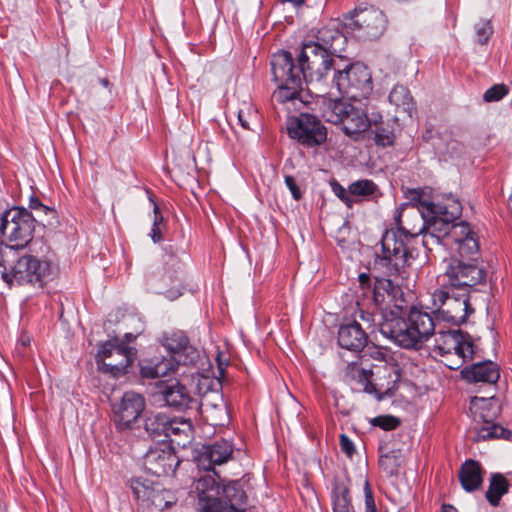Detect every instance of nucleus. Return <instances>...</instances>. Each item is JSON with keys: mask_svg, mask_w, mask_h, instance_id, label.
Wrapping results in <instances>:
<instances>
[{"mask_svg": "<svg viewBox=\"0 0 512 512\" xmlns=\"http://www.w3.org/2000/svg\"><path fill=\"white\" fill-rule=\"evenodd\" d=\"M421 227L415 231L407 230L404 227L386 230L381 238L380 264L386 267L389 276L402 275L405 267L410 265L414 259L413 249L410 248L411 241L415 240L420 232L428 229V239L433 243L449 241L450 227L453 222L445 216L429 214L423 209L420 213Z\"/></svg>", "mask_w": 512, "mask_h": 512, "instance_id": "f257e3e1", "label": "nucleus"}, {"mask_svg": "<svg viewBox=\"0 0 512 512\" xmlns=\"http://www.w3.org/2000/svg\"><path fill=\"white\" fill-rule=\"evenodd\" d=\"M199 470L205 474L196 483L198 505L202 512H224L222 497L224 495V447L215 443L203 445L194 455Z\"/></svg>", "mask_w": 512, "mask_h": 512, "instance_id": "f03ea898", "label": "nucleus"}, {"mask_svg": "<svg viewBox=\"0 0 512 512\" xmlns=\"http://www.w3.org/2000/svg\"><path fill=\"white\" fill-rule=\"evenodd\" d=\"M11 250L0 248V276L8 285L32 284L43 286L51 275L52 267L49 261H41L33 256H23L17 262L7 267L6 262Z\"/></svg>", "mask_w": 512, "mask_h": 512, "instance_id": "7ed1b4c3", "label": "nucleus"}, {"mask_svg": "<svg viewBox=\"0 0 512 512\" xmlns=\"http://www.w3.org/2000/svg\"><path fill=\"white\" fill-rule=\"evenodd\" d=\"M469 294L457 289H450L444 284L435 289L431 294V300L436 319L456 326L465 323L468 317L474 313V308L469 302Z\"/></svg>", "mask_w": 512, "mask_h": 512, "instance_id": "20e7f679", "label": "nucleus"}, {"mask_svg": "<svg viewBox=\"0 0 512 512\" xmlns=\"http://www.w3.org/2000/svg\"><path fill=\"white\" fill-rule=\"evenodd\" d=\"M332 82L340 94L350 99L366 98L373 90V81L369 68L355 62L335 67Z\"/></svg>", "mask_w": 512, "mask_h": 512, "instance_id": "39448f33", "label": "nucleus"}, {"mask_svg": "<svg viewBox=\"0 0 512 512\" xmlns=\"http://www.w3.org/2000/svg\"><path fill=\"white\" fill-rule=\"evenodd\" d=\"M443 278L448 288L470 293L480 291L478 287L486 285L487 271L472 259L466 261L452 256L447 260Z\"/></svg>", "mask_w": 512, "mask_h": 512, "instance_id": "423d86ee", "label": "nucleus"}, {"mask_svg": "<svg viewBox=\"0 0 512 512\" xmlns=\"http://www.w3.org/2000/svg\"><path fill=\"white\" fill-rule=\"evenodd\" d=\"M471 403L477 409L474 417L476 423L478 425L482 424L481 426L475 427L477 432L476 437L474 438L475 442L490 439L510 440L512 438L511 430L495 423L500 414L501 408L499 401L494 397V395L487 398L474 397Z\"/></svg>", "mask_w": 512, "mask_h": 512, "instance_id": "0eeeda50", "label": "nucleus"}, {"mask_svg": "<svg viewBox=\"0 0 512 512\" xmlns=\"http://www.w3.org/2000/svg\"><path fill=\"white\" fill-rule=\"evenodd\" d=\"M35 216L24 208L6 211L0 224V234L10 243V249H22L33 238Z\"/></svg>", "mask_w": 512, "mask_h": 512, "instance_id": "6e6552de", "label": "nucleus"}, {"mask_svg": "<svg viewBox=\"0 0 512 512\" xmlns=\"http://www.w3.org/2000/svg\"><path fill=\"white\" fill-rule=\"evenodd\" d=\"M325 48L307 41L303 43L298 55L299 71L306 82H320L330 72L335 71L338 63Z\"/></svg>", "mask_w": 512, "mask_h": 512, "instance_id": "1a4fd4ad", "label": "nucleus"}, {"mask_svg": "<svg viewBox=\"0 0 512 512\" xmlns=\"http://www.w3.org/2000/svg\"><path fill=\"white\" fill-rule=\"evenodd\" d=\"M135 353L132 348L118 340L104 343L99 349L96 362L100 370L119 377L126 373L128 366L133 362Z\"/></svg>", "mask_w": 512, "mask_h": 512, "instance_id": "9d476101", "label": "nucleus"}, {"mask_svg": "<svg viewBox=\"0 0 512 512\" xmlns=\"http://www.w3.org/2000/svg\"><path fill=\"white\" fill-rule=\"evenodd\" d=\"M288 134L305 147H316L325 143L327 130L323 123L314 115L301 113L289 120Z\"/></svg>", "mask_w": 512, "mask_h": 512, "instance_id": "9b49d317", "label": "nucleus"}, {"mask_svg": "<svg viewBox=\"0 0 512 512\" xmlns=\"http://www.w3.org/2000/svg\"><path fill=\"white\" fill-rule=\"evenodd\" d=\"M381 322L379 323L380 333L392 340L399 347L404 349L419 350L422 348L415 330L409 325V318L389 314H379Z\"/></svg>", "mask_w": 512, "mask_h": 512, "instance_id": "f8f14e48", "label": "nucleus"}, {"mask_svg": "<svg viewBox=\"0 0 512 512\" xmlns=\"http://www.w3.org/2000/svg\"><path fill=\"white\" fill-rule=\"evenodd\" d=\"M433 351L441 357L452 355L474 357L476 346L473 343L472 337L459 329L439 330L436 334Z\"/></svg>", "mask_w": 512, "mask_h": 512, "instance_id": "ddd939ff", "label": "nucleus"}, {"mask_svg": "<svg viewBox=\"0 0 512 512\" xmlns=\"http://www.w3.org/2000/svg\"><path fill=\"white\" fill-rule=\"evenodd\" d=\"M179 463L175 451L164 439H161V443L150 447L143 456L145 470L157 477L173 474Z\"/></svg>", "mask_w": 512, "mask_h": 512, "instance_id": "4468645a", "label": "nucleus"}, {"mask_svg": "<svg viewBox=\"0 0 512 512\" xmlns=\"http://www.w3.org/2000/svg\"><path fill=\"white\" fill-rule=\"evenodd\" d=\"M345 20L348 28L362 31V36L368 39L378 38L386 27L385 15L373 7L350 11Z\"/></svg>", "mask_w": 512, "mask_h": 512, "instance_id": "2eb2a0df", "label": "nucleus"}, {"mask_svg": "<svg viewBox=\"0 0 512 512\" xmlns=\"http://www.w3.org/2000/svg\"><path fill=\"white\" fill-rule=\"evenodd\" d=\"M145 405L142 395L133 391L125 392L120 401L112 405L117 428L119 430L131 428L144 411Z\"/></svg>", "mask_w": 512, "mask_h": 512, "instance_id": "dca6fc26", "label": "nucleus"}, {"mask_svg": "<svg viewBox=\"0 0 512 512\" xmlns=\"http://www.w3.org/2000/svg\"><path fill=\"white\" fill-rule=\"evenodd\" d=\"M337 343L343 349L358 353L367 346L368 335L356 320H346L338 328Z\"/></svg>", "mask_w": 512, "mask_h": 512, "instance_id": "f3484780", "label": "nucleus"}, {"mask_svg": "<svg viewBox=\"0 0 512 512\" xmlns=\"http://www.w3.org/2000/svg\"><path fill=\"white\" fill-rule=\"evenodd\" d=\"M163 346L172 354L174 364H193L198 358V352L189 345L187 337L182 332H174L163 339Z\"/></svg>", "mask_w": 512, "mask_h": 512, "instance_id": "a211bd4d", "label": "nucleus"}, {"mask_svg": "<svg viewBox=\"0 0 512 512\" xmlns=\"http://www.w3.org/2000/svg\"><path fill=\"white\" fill-rule=\"evenodd\" d=\"M461 377L469 383L496 384L500 378L499 366L491 361H481L464 367Z\"/></svg>", "mask_w": 512, "mask_h": 512, "instance_id": "6ab92c4d", "label": "nucleus"}, {"mask_svg": "<svg viewBox=\"0 0 512 512\" xmlns=\"http://www.w3.org/2000/svg\"><path fill=\"white\" fill-rule=\"evenodd\" d=\"M409 325L413 327L421 346L435 334L437 324L436 316L422 309L412 307L408 313Z\"/></svg>", "mask_w": 512, "mask_h": 512, "instance_id": "aec40b11", "label": "nucleus"}, {"mask_svg": "<svg viewBox=\"0 0 512 512\" xmlns=\"http://www.w3.org/2000/svg\"><path fill=\"white\" fill-rule=\"evenodd\" d=\"M271 70L276 83L290 81V78H302L299 65L295 66L290 52L280 51L273 55Z\"/></svg>", "mask_w": 512, "mask_h": 512, "instance_id": "412c9836", "label": "nucleus"}, {"mask_svg": "<svg viewBox=\"0 0 512 512\" xmlns=\"http://www.w3.org/2000/svg\"><path fill=\"white\" fill-rule=\"evenodd\" d=\"M347 112L340 123L342 130L345 135L353 140H358L362 133L370 128L371 122L365 111L354 107L352 104H350Z\"/></svg>", "mask_w": 512, "mask_h": 512, "instance_id": "4be33fe9", "label": "nucleus"}, {"mask_svg": "<svg viewBox=\"0 0 512 512\" xmlns=\"http://www.w3.org/2000/svg\"><path fill=\"white\" fill-rule=\"evenodd\" d=\"M346 41L347 39L344 34L336 27L325 26L320 28L314 36V39L309 42L325 48V50L332 55H336L343 50Z\"/></svg>", "mask_w": 512, "mask_h": 512, "instance_id": "5701e85b", "label": "nucleus"}, {"mask_svg": "<svg viewBox=\"0 0 512 512\" xmlns=\"http://www.w3.org/2000/svg\"><path fill=\"white\" fill-rule=\"evenodd\" d=\"M458 477L462 488L466 492H474L480 489L483 484L480 463L472 459L466 460L460 467Z\"/></svg>", "mask_w": 512, "mask_h": 512, "instance_id": "b1692460", "label": "nucleus"}, {"mask_svg": "<svg viewBox=\"0 0 512 512\" xmlns=\"http://www.w3.org/2000/svg\"><path fill=\"white\" fill-rule=\"evenodd\" d=\"M248 496L241 480L226 482V512H246Z\"/></svg>", "mask_w": 512, "mask_h": 512, "instance_id": "393cba45", "label": "nucleus"}, {"mask_svg": "<svg viewBox=\"0 0 512 512\" xmlns=\"http://www.w3.org/2000/svg\"><path fill=\"white\" fill-rule=\"evenodd\" d=\"M162 399L167 406L177 410L185 409L189 406L192 398L186 387L178 381L164 386L161 391Z\"/></svg>", "mask_w": 512, "mask_h": 512, "instance_id": "a878e982", "label": "nucleus"}, {"mask_svg": "<svg viewBox=\"0 0 512 512\" xmlns=\"http://www.w3.org/2000/svg\"><path fill=\"white\" fill-rule=\"evenodd\" d=\"M302 88V78H290V81L279 82L277 89L272 94V102L286 105L295 104L296 101H301L300 91Z\"/></svg>", "mask_w": 512, "mask_h": 512, "instance_id": "bb28decb", "label": "nucleus"}, {"mask_svg": "<svg viewBox=\"0 0 512 512\" xmlns=\"http://www.w3.org/2000/svg\"><path fill=\"white\" fill-rule=\"evenodd\" d=\"M422 209L429 214L445 216L452 222L456 221L462 214V205L458 199L449 196L445 203H435L433 201H422Z\"/></svg>", "mask_w": 512, "mask_h": 512, "instance_id": "cd10ccee", "label": "nucleus"}, {"mask_svg": "<svg viewBox=\"0 0 512 512\" xmlns=\"http://www.w3.org/2000/svg\"><path fill=\"white\" fill-rule=\"evenodd\" d=\"M175 364L172 359L165 357L144 359L140 363V372L143 378L155 379L164 377L174 371Z\"/></svg>", "mask_w": 512, "mask_h": 512, "instance_id": "c85d7f7f", "label": "nucleus"}, {"mask_svg": "<svg viewBox=\"0 0 512 512\" xmlns=\"http://www.w3.org/2000/svg\"><path fill=\"white\" fill-rule=\"evenodd\" d=\"M192 435V424L188 419L168 417L167 433L165 441L169 439L177 445L185 446Z\"/></svg>", "mask_w": 512, "mask_h": 512, "instance_id": "c756f323", "label": "nucleus"}, {"mask_svg": "<svg viewBox=\"0 0 512 512\" xmlns=\"http://www.w3.org/2000/svg\"><path fill=\"white\" fill-rule=\"evenodd\" d=\"M509 482L501 473L491 474L488 490L485 493L486 500L493 507L500 504L503 495L509 491Z\"/></svg>", "mask_w": 512, "mask_h": 512, "instance_id": "7c9ffc66", "label": "nucleus"}, {"mask_svg": "<svg viewBox=\"0 0 512 512\" xmlns=\"http://www.w3.org/2000/svg\"><path fill=\"white\" fill-rule=\"evenodd\" d=\"M238 461L241 466L248 464L246 443L240 434L226 438V464Z\"/></svg>", "mask_w": 512, "mask_h": 512, "instance_id": "2f4dec72", "label": "nucleus"}, {"mask_svg": "<svg viewBox=\"0 0 512 512\" xmlns=\"http://www.w3.org/2000/svg\"><path fill=\"white\" fill-rule=\"evenodd\" d=\"M388 98L389 102L395 105L397 109H401L403 112L408 113L409 116H412V113L415 111V102L406 86L401 84L395 85Z\"/></svg>", "mask_w": 512, "mask_h": 512, "instance_id": "473e14b6", "label": "nucleus"}, {"mask_svg": "<svg viewBox=\"0 0 512 512\" xmlns=\"http://www.w3.org/2000/svg\"><path fill=\"white\" fill-rule=\"evenodd\" d=\"M350 103L342 100L324 99L322 104V116L327 122L340 124Z\"/></svg>", "mask_w": 512, "mask_h": 512, "instance_id": "72a5a7b5", "label": "nucleus"}, {"mask_svg": "<svg viewBox=\"0 0 512 512\" xmlns=\"http://www.w3.org/2000/svg\"><path fill=\"white\" fill-rule=\"evenodd\" d=\"M168 417L161 413H150L144 421V429L152 439L165 440Z\"/></svg>", "mask_w": 512, "mask_h": 512, "instance_id": "f704fd0d", "label": "nucleus"}, {"mask_svg": "<svg viewBox=\"0 0 512 512\" xmlns=\"http://www.w3.org/2000/svg\"><path fill=\"white\" fill-rule=\"evenodd\" d=\"M333 512H355L349 488L344 483H336L332 490Z\"/></svg>", "mask_w": 512, "mask_h": 512, "instance_id": "c9c22d12", "label": "nucleus"}, {"mask_svg": "<svg viewBox=\"0 0 512 512\" xmlns=\"http://www.w3.org/2000/svg\"><path fill=\"white\" fill-rule=\"evenodd\" d=\"M222 353L217 354L216 360L218 363L219 377L211 378L209 376H201L198 379L197 390L200 397L211 393L212 391L222 390V378L224 377V367L221 360Z\"/></svg>", "mask_w": 512, "mask_h": 512, "instance_id": "e433bc0d", "label": "nucleus"}, {"mask_svg": "<svg viewBox=\"0 0 512 512\" xmlns=\"http://www.w3.org/2000/svg\"><path fill=\"white\" fill-rule=\"evenodd\" d=\"M396 289L397 287L390 279L377 278L372 290V300L375 307L377 309L381 308L387 297L394 296Z\"/></svg>", "mask_w": 512, "mask_h": 512, "instance_id": "4c0bfd02", "label": "nucleus"}, {"mask_svg": "<svg viewBox=\"0 0 512 512\" xmlns=\"http://www.w3.org/2000/svg\"><path fill=\"white\" fill-rule=\"evenodd\" d=\"M173 503H175L174 495L169 490H166L156 484L145 507L148 509L162 511Z\"/></svg>", "mask_w": 512, "mask_h": 512, "instance_id": "58836bf2", "label": "nucleus"}, {"mask_svg": "<svg viewBox=\"0 0 512 512\" xmlns=\"http://www.w3.org/2000/svg\"><path fill=\"white\" fill-rule=\"evenodd\" d=\"M479 249V242L476 235L471 238H466L464 241L457 244V257L459 259H465L466 261H471L472 259L478 262L476 256L479 254Z\"/></svg>", "mask_w": 512, "mask_h": 512, "instance_id": "ea45409f", "label": "nucleus"}, {"mask_svg": "<svg viewBox=\"0 0 512 512\" xmlns=\"http://www.w3.org/2000/svg\"><path fill=\"white\" fill-rule=\"evenodd\" d=\"M130 486L136 500L145 507L156 484L148 480L134 479Z\"/></svg>", "mask_w": 512, "mask_h": 512, "instance_id": "a19ab883", "label": "nucleus"}, {"mask_svg": "<svg viewBox=\"0 0 512 512\" xmlns=\"http://www.w3.org/2000/svg\"><path fill=\"white\" fill-rule=\"evenodd\" d=\"M374 141L377 146L389 147L394 144L395 134L393 127L388 123H380L376 125L374 130Z\"/></svg>", "mask_w": 512, "mask_h": 512, "instance_id": "79ce46f5", "label": "nucleus"}, {"mask_svg": "<svg viewBox=\"0 0 512 512\" xmlns=\"http://www.w3.org/2000/svg\"><path fill=\"white\" fill-rule=\"evenodd\" d=\"M378 190L377 185L369 179H362L351 183L348 191L351 195L368 197L374 195Z\"/></svg>", "mask_w": 512, "mask_h": 512, "instance_id": "37998d69", "label": "nucleus"}, {"mask_svg": "<svg viewBox=\"0 0 512 512\" xmlns=\"http://www.w3.org/2000/svg\"><path fill=\"white\" fill-rule=\"evenodd\" d=\"M450 228L451 233L449 235V241L451 240L455 244H458L464 241L466 238H471L476 235V233L470 228V225L465 221H454Z\"/></svg>", "mask_w": 512, "mask_h": 512, "instance_id": "c03bdc74", "label": "nucleus"}, {"mask_svg": "<svg viewBox=\"0 0 512 512\" xmlns=\"http://www.w3.org/2000/svg\"><path fill=\"white\" fill-rule=\"evenodd\" d=\"M372 376L373 372L371 370L364 369L355 362L349 363L345 368V378L347 380H355L360 384Z\"/></svg>", "mask_w": 512, "mask_h": 512, "instance_id": "a18cd8bd", "label": "nucleus"}, {"mask_svg": "<svg viewBox=\"0 0 512 512\" xmlns=\"http://www.w3.org/2000/svg\"><path fill=\"white\" fill-rule=\"evenodd\" d=\"M364 491V512H386L381 505L375 501L374 494L369 481L366 479L363 486Z\"/></svg>", "mask_w": 512, "mask_h": 512, "instance_id": "49530a36", "label": "nucleus"}, {"mask_svg": "<svg viewBox=\"0 0 512 512\" xmlns=\"http://www.w3.org/2000/svg\"><path fill=\"white\" fill-rule=\"evenodd\" d=\"M371 424L385 431H391L400 426L399 418L392 415H380L371 420Z\"/></svg>", "mask_w": 512, "mask_h": 512, "instance_id": "de8ad7c7", "label": "nucleus"}, {"mask_svg": "<svg viewBox=\"0 0 512 512\" xmlns=\"http://www.w3.org/2000/svg\"><path fill=\"white\" fill-rule=\"evenodd\" d=\"M509 92L508 87L505 84H495L487 89L483 95L485 102H496L505 97Z\"/></svg>", "mask_w": 512, "mask_h": 512, "instance_id": "09e8293b", "label": "nucleus"}, {"mask_svg": "<svg viewBox=\"0 0 512 512\" xmlns=\"http://www.w3.org/2000/svg\"><path fill=\"white\" fill-rule=\"evenodd\" d=\"M56 214L54 209L46 206V209H38L33 216H35L36 222L43 226H51L56 222Z\"/></svg>", "mask_w": 512, "mask_h": 512, "instance_id": "8fccbe9b", "label": "nucleus"}, {"mask_svg": "<svg viewBox=\"0 0 512 512\" xmlns=\"http://www.w3.org/2000/svg\"><path fill=\"white\" fill-rule=\"evenodd\" d=\"M493 33V28L490 22H481L476 26V37L477 42L481 45H484L488 42L490 36Z\"/></svg>", "mask_w": 512, "mask_h": 512, "instance_id": "3c124183", "label": "nucleus"}, {"mask_svg": "<svg viewBox=\"0 0 512 512\" xmlns=\"http://www.w3.org/2000/svg\"><path fill=\"white\" fill-rule=\"evenodd\" d=\"M222 400H223L222 390H216V389L214 391H212L211 393H208L207 395H204L201 397L202 405L211 406L213 408L219 407Z\"/></svg>", "mask_w": 512, "mask_h": 512, "instance_id": "603ef678", "label": "nucleus"}, {"mask_svg": "<svg viewBox=\"0 0 512 512\" xmlns=\"http://www.w3.org/2000/svg\"><path fill=\"white\" fill-rule=\"evenodd\" d=\"M154 214H155V217H154L153 227L151 229L150 236H151L152 240L155 243H157L162 240V234H161V229H160L159 225L163 222V217L160 214L159 208L156 205L154 206Z\"/></svg>", "mask_w": 512, "mask_h": 512, "instance_id": "864d4df0", "label": "nucleus"}, {"mask_svg": "<svg viewBox=\"0 0 512 512\" xmlns=\"http://www.w3.org/2000/svg\"><path fill=\"white\" fill-rule=\"evenodd\" d=\"M445 360H442L445 366L451 370L459 369L465 362L473 360L474 357H462L459 355L444 356Z\"/></svg>", "mask_w": 512, "mask_h": 512, "instance_id": "5fc2aeb1", "label": "nucleus"}, {"mask_svg": "<svg viewBox=\"0 0 512 512\" xmlns=\"http://www.w3.org/2000/svg\"><path fill=\"white\" fill-rule=\"evenodd\" d=\"M331 188H332V191L334 192V194L341 200L343 201L348 207H351L352 206V199L351 197L349 196V191L346 190L340 183H338L337 181H333L331 183Z\"/></svg>", "mask_w": 512, "mask_h": 512, "instance_id": "6e6d98bb", "label": "nucleus"}, {"mask_svg": "<svg viewBox=\"0 0 512 512\" xmlns=\"http://www.w3.org/2000/svg\"><path fill=\"white\" fill-rule=\"evenodd\" d=\"M284 180L287 188L292 194V197L297 201L300 200L302 198V192L297 184L296 179L291 175H285Z\"/></svg>", "mask_w": 512, "mask_h": 512, "instance_id": "4d7b16f0", "label": "nucleus"}, {"mask_svg": "<svg viewBox=\"0 0 512 512\" xmlns=\"http://www.w3.org/2000/svg\"><path fill=\"white\" fill-rule=\"evenodd\" d=\"M370 356L374 360L385 363H389L392 360V356L389 353V351L379 347H372L370 351Z\"/></svg>", "mask_w": 512, "mask_h": 512, "instance_id": "13d9d810", "label": "nucleus"}, {"mask_svg": "<svg viewBox=\"0 0 512 512\" xmlns=\"http://www.w3.org/2000/svg\"><path fill=\"white\" fill-rule=\"evenodd\" d=\"M340 447L341 450L349 457H351L355 452V447L351 439L345 435H340Z\"/></svg>", "mask_w": 512, "mask_h": 512, "instance_id": "bf43d9fd", "label": "nucleus"}, {"mask_svg": "<svg viewBox=\"0 0 512 512\" xmlns=\"http://www.w3.org/2000/svg\"><path fill=\"white\" fill-rule=\"evenodd\" d=\"M359 316L363 321L367 322L370 326H372V325L379 326V323L381 322V321H378V322L376 321L377 314H375L374 312L364 311V310L360 309Z\"/></svg>", "mask_w": 512, "mask_h": 512, "instance_id": "052dcab7", "label": "nucleus"}, {"mask_svg": "<svg viewBox=\"0 0 512 512\" xmlns=\"http://www.w3.org/2000/svg\"><path fill=\"white\" fill-rule=\"evenodd\" d=\"M29 208L31 213L34 214L38 209H46V205L42 204L41 201L36 197H31Z\"/></svg>", "mask_w": 512, "mask_h": 512, "instance_id": "680f3d73", "label": "nucleus"}, {"mask_svg": "<svg viewBox=\"0 0 512 512\" xmlns=\"http://www.w3.org/2000/svg\"><path fill=\"white\" fill-rule=\"evenodd\" d=\"M458 149H459V143L455 140H451L448 144L447 150L441 151V152L452 157V156H454V154L458 153Z\"/></svg>", "mask_w": 512, "mask_h": 512, "instance_id": "e2e57ef3", "label": "nucleus"}, {"mask_svg": "<svg viewBox=\"0 0 512 512\" xmlns=\"http://www.w3.org/2000/svg\"><path fill=\"white\" fill-rule=\"evenodd\" d=\"M372 377H368L367 381H363L361 384L363 385V389L368 394H374L377 392L375 384L371 380Z\"/></svg>", "mask_w": 512, "mask_h": 512, "instance_id": "0e129e2a", "label": "nucleus"}, {"mask_svg": "<svg viewBox=\"0 0 512 512\" xmlns=\"http://www.w3.org/2000/svg\"><path fill=\"white\" fill-rule=\"evenodd\" d=\"M360 287L365 290L370 288V276L366 273H361L358 277Z\"/></svg>", "mask_w": 512, "mask_h": 512, "instance_id": "69168bd1", "label": "nucleus"}, {"mask_svg": "<svg viewBox=\"0 0 512 512\" xmlns=\"http://www.w3.org/2000/svg\"><path fill=\"white\" fill-rule=\"evenodd\" d=\"M419 235H422V244L427 250H432V245H435V243L432 242V239H428V243H425V240L428 236V229H425L423 232H420ZM440 243H436V245H439Z\"/></svg>", "mask_w": 512, "mask_h": 512, "instance_id": "338daca9", "label": "nucleus"}, {"mask_svg": "<svg viewBox=\"0 0 512 512\" xmlns=\"http://www.w3.org/2000/svg\"><path fill=\"white\" fill-rule=\"evenodd\" d=\"M441 512H458V510L451 504H443Z\"/></svg>", "mask_w": 512, "mask_h": 512, "instance_id": "774afa93", "label": "nucleus"}]
</instances>
